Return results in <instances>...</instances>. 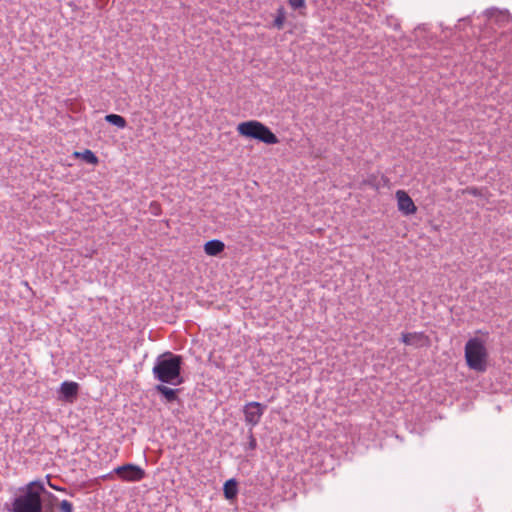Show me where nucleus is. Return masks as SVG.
Wrapping results in <instances>:
<instances>
[{
    "instance_id": "nucleus-1",
    "label": "nucleus",
    "mask_w": 512,
    "mask_h": 512,
    "mask_svg": "<svg viewBox=\"0 0 512 512\" xmlns=\"http://www.w3.org/2000/svg\"><path fill=\"white\" fill-rule=\"evenodd\" d=\"M56 503L57 497L36 479L18 488L10 512H55Z\"/></svg>"
},
{
    "instance_id": "nucleus-2",
    "label": "nucleus",
    "mask_w": 512,
    "mask_h": 512,
    "mask_svg": "<svg viewBox=\"0 0 512 512\" xmlns=\"http://www.w3.org/2000/svg\"><path fill=\"white\" fill-rule=\"evenodd\" d=\"M184 364L182 355L166 351L156 358L152 373L159 382L178 386L185 382L182 375Z\"/></svg>"
},
{
    "instance_id": "nucleus-3",
    "label": "nucleus",
    "mask_w": 512,
    "mask_h": 512,
    "mask_svg": "<svg viewBox=\"0 0 512 512\" xmlns=\"http://www.w3.org/2000/svg\"><path fill=\"white\" fill-rule=\"evenodd\" d=\"M236 130L240 136L258 140L267 145L279 143V139L271 129L257 120L241 122L237 125Z\"/></svg>"
},
{
    "instance_id": "nucleus-4",
    "label": "nucleus",
    "mask_w": 512,
    "mask_h": 512,
    "mask_svg": "<svg viewBox=\"0 0 512 512\" xmlns=\"http://www.w3.org/2000/svg\"><path fill=\"white\" fill-rule=\"evenodd\" d=\"M488 352L480 338H471L465 344V360L467 366L477 372L487 369Z\"/></svg>"
},
{
    "instance_id": "nucleus-5",
    "label": "nucleus",
    "mask_w": 512,
    "mask_h": 512,
    "mask_svg": "<svg viewBox=\"0 0 512 512\" xmlns=\"http://www.w3.org/2000/svg\"><path fill=\"white\" fill-rule=\"evenodd\" d=\"M116 477L123 482H139L146 477V472L139 465L124 463L114 468Z\"/></svg>"
},
{
    "instance_id": "nucleus-6",
    "label": "nucleus",
    "mask_w": 512,
    "mask_h": 512,
    "mask_svg": "<svg viewBox=\"0 0 512 512\" xmlns=\"http://www.w3.org/2000/svg\"><path fill=\"white\" fill-rule=\"evenodd\" d=\"M266 407V405L256 401L247 403L243 408L245 421L252 426L257 425L260 422Z\"/></svg>"
},
{
    "instance_id": "nucleus-7",
    "label": "nucleus",
    "mask_w": 512,
    "mask_h": 512,
    "mask_svg": "<svg viewBox=\"0 0 512 512\" xmlns=\"http://www.w3.org/2000/svg\"><path fill=\"white\" fill-rule=\"evenodd\" d=\"M80 385L74 381H64L58 390V399L66 402L73 403L79 394Z\"/></svg>"
},
{
    "instance_id": "nucleus-8",
    "label": "nucleus",
    "mask_w": 512,
    "mask_h": 512,
    "mask_svg": "<svg viewBox=\"0 0 512 512\" xmlns=\"http://www.w3.org/2000/svg\"><path fill=\"white\" fill-rule=\"evenodd\" d=\"M401 339L404 344L415 348L427 346L429 343V339L424 332L403 333Z\"/></svg>"
},
{
    "instance_id": "nucleus-9",
    "label": "nucleus",
    "mask_w": 512,
    "mask_h": 512,
    "mask_svg": "<svg viewBox=\"0 0 512 512\" xmlns=\"http://www.w3.org/2000/svg\"><path fill=\"white\" fill-rule=\"evenodd\" d=\"M165 383H159L155 386V391L165 400L166 403L179 401L181 389L170 388Z\"/></svg>"
},
{
    "instance_id": "nucleus-10",
    "label": "nucleus",
    "mask_w": 512,
    "mask_h": 512,
    "mask_svg": "<svg viewBox=\"0 0 512 512\" xmlns=\"http://www.w3.org/2000/svg\"><path fill=\"white\" fill-rule=\"evenodd\" d=\"M397 195V203L399 210L405 214L410 215L416 212V205L413 200L410 198L409 194H396Z\"/></svg>"
},
{
    "instance_id": "nucleus-11",
    "label": "nucleus",
    "mask_w": 512,
    "mask_h": 512,
    "mask_svg": "<svg viewBox=\"0 0 512 512\" xmlns=\"http://www.w3.org/2000/svg\"><path fill=\"white\" fill-rule=\"evenodd\" d=\"M225 247L226 246L223 241L219 239H212L204 244L203 249L206 255L216 257L224 252Z\"/></svg>"
},
{
    "instance_id": "nucleus-12",
    "label": "nucleus",
    "mask_w": 512,
    "mask_h": 512,
    "mask_svg": "<svg viewBox=\"0 0 512 512\" xmlns=\"http://www.w3.org/2000/svg\"><path fill=\"white\" fill-rule=\"evenodd\" d=\"M238 493V481L235 478H230L226 480L223 485L224 497L229 501H233L237 499Z\"/></svg>"
},
{
    "instance_id": "nucleus-13",
    "label": "nucleus",
    "mask_w": 512,
    "mask_h": 512,
    "mask_svg": "<svg viewBox=\"0 0 512 512\" xmlns=\"http://www.w3.org/2000/svg\"><path fill=\"white\" fill-rule=\"evenodd\" d=\"M74 157L82 159L84 162L92 165H97L99 160L95 153L89 149L82 152H74Z\"/></svg>"
},
{
    "instance_id": "nucleus-14",
    "label": "nucleus",
    "mask_w": 512,
    "mask_h": 512,
    "mask_svg": "<svg viewBox=\"0 0 512 512\" xmlns=\"http://www.w3.org/2000/svg\"><path fill=\"white\" fill-rule=\"evenodd\" d=\"M105 120L120 129L125 128L127 125L125 118L118 114H108L105 116Z\"/></svg>"
},
{
    "instance_id": "nucleus-15",
    "label": "nucleus",
    "mask_w": 512,
    "mask_h": 512,
    "mask_svg": "<svg viewBox=\"0 0 512 512\" xmlns=\"http://www.w3.org/2000/svg\"><path fill=\"white\" fill-rule=\"evenodd\" d=\"M59 512H74L73 504L68 500L58 501L56 503Z\"/></svg>"
},
{
    "instance_id": "nucleus-16",
    "label": "nucleus",
    "mask_w": 512,
    "mask_h": 512,
    "mask_svg": "<svg viewBox=\"0 0 512 512\" xmlns=\"http://www.w3.org/2000/svg\"><path fill=\"white\" fill-rule=\"evenodd\" d=\"M284 22H285V12H284V9L283 8H279L278 9V13H277V16L274 20V26L277 27L278 29H281L284 25Z\"/></svg>"
},
{
    "instance_id": "nucleus-17",
    "label": "nucleus",
    "mask_w": 512,
    "mask_h": 512,
    "mask_svg": "<svg viewBox=\"0 0 512 512\" xmlns=\"http://www.w3.org/2000/svg\"><path fill=\"white\" fill-rule=\"evenodd\" d=\"M47 480H48V485L50 488H52L53 490L55 491H60V492H64V493H67L69 496L73 497L75 494L74 492L70 491L68 492L67 489L65 487H61V486H58V485H55L53 484L51 481H50V478L49 476L46 477Z\"/></svg>"
},
{
    "instance_id": "nucleus-18",
    "label": "nucleus",
    "mask_w": 512,
    "mask_h": 512,
    "mask_svg": "<svg viewBox=\"0 0 512 512\" xmlns=\"http://www.w3.org/2000/svg\"><path fill=\"white\" fill-rule=\"evenodd\" d=\"M248 449L255 450L257 448V440L253 435L252 429L249 430V436H248Z\"/></svg>"
},
{
    "instance_id": "nucleus-19",
    "label": "nucleus",
    "mask_w": 512,
    "mask_h": 512,
    "mask_svg": "<svg viewBox=\"0 0 512 512\" xmlns=\"http://www.w3.org/2000/svg\"><path fill=\"white\" fill-rule=\"evenodd\" d=\"M150 212H151V214L158 216L161 213L160 204L156 201H152L150 204Z\"/></svg>"
},
{
    "instance_id": "nucleus-20",
    "label": "nucleus",
    "mask_w": 512,
    "mask_h": 512,
    "mask_svg": "<svg viewBox=\"0 0 512 512\" xmlns=\"http://www.w3.org/2000/svg\"><path fill=\"white\" fill-rule=\"evenodd\" d=\"M288 3L295 10L305 7V0H288Z\"/></svg>"
},
{
    "instance_id": "nucleus-21",
    "label": "nucleus",
    "mask_w": 512,
    "mask_h": 512,
    "mask_svg": "<svg viewBox=\"0 0 512 512\" xmlns=\"http://www.w3.org/2000/svg\"><path fill=\"white\" fill-rule=\"evenodd\" d=\"M116 477V474L114 473V470L106 475H103L101 478L103 480H113Z\"/></svg>"
}]
</instances>
